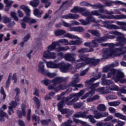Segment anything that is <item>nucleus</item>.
Returning a JSON list of instances; mask_svg holds the SVG:
<instances>
[{
    "instance_id": "5fc2aeb1",
    "label": "nucleus",
    "mask_w": 126,
    "mask_h": 126,
    "mask_svg": "<svg viewBox=\"0 0 126 126\" xmlns=\"http://www.w3.org/2000/svg\"><path fill=\"white\" fill-rule=\"evenodd\" d=\"M60 42L62 44H64V46H67V45H71L70 44V41L68 42V40L65 39H62L60 40Z\"/></svg>"
},
{
    "instance_id": "79ce46f5",
    "label": "nucleus",
    "mask_w": 126,
    "mask_h": 126,
    "mask_svg": "<svg viewBox=\"0 0 126 126\" xmlns=\"http://www.w3.org/2000/svg\"><path fill=\"white\" fill-rule=\"evenodd\" d=\"M97 110L100 112H105L107 110V107L104 104H100L98 105Z\"/></svg>"
},
{
    "instance_id": "c85d7f7f",
    "label": "nucleus",
    "mask_w": 126,
    "mask_h": 126,
    "mask_svg": "<svg viewBox=\"0 0 126 126\" xmlns=\"http://www.w3.org/2000/svg\"><path fill=\"white\" fill-rule=\"evenodd\" d=\"M86 21H87L88 24H90L91 22H93L94 23H97L98 22L96 21L95 18L93 17L91 15L87 17L86 18Z\"/></svg>"
},
{
    "instance_id": "f257e3e1",
    "label": "nucleus",
    "mask_w": 126,
    "mask_h": 126,
    "mask_svg": "<svg viewBox=\"0 0 126 126\" xmlns=\"http://www.w3.org/2000/svg\"><path fill=\"white\" fill-rule=\"evenodd\" d=\"M85 93V91L84 90H82L80 91L78 93H72L69 95V96H67L65 98V103L66 102H68L67 103V105H68V106L70 105H72L73 103H74L75 102H76V101H78L79 100V97H81L83 94ZM73 97H75L73 99ZM70 99H72L71 100L69 101Z\"/></svg>"
},
{
    "instance_id": "20e7f679",
    "label": "nucleus",
    "mask_w": 126,
    "mask_h": 126,
    "mask_svg": "<svg viewBox=\"0 0 126 126\" xmlns=\"http://www.w3.org/2000/svg\"><path fill=\"white\" fill-rule=\"evenodd\" d=\"M70 65L69 63H66L63 62L58 63V68H60L62 72H67L69 70Z\"/></svg>"
},
{
    "instance_id": "6e6d98bb",
    "label": "nucleus",
    "mask_w": 126,
    "mask_h": 126,
    "mask_svg": "<svg viewBox=\"0 0 126 126\" xmlns=\"http://www.w3.org/2000/svg\"><path fill=\"white\" fill-rule=\"evenodd\" d=\"M94 81H95L94 80L93 78H92L90 80H86L85 82V83L86 85H92Z\"/></svg>"
},
{
    "instance_id": "393cba45",
    "label": "nucleus",
    "mask_w": 126,
    "mask_h": 126,
    "mask_svg": "<svg viewBox=\"0 0 126 126\" xmlns=\"http://www.w3.org/2000/svg\"><path fill=\"white\" fill-rule=\"evenodd\" d=\"M69 31L71 32H79V33L81 32H84L85 30L83 28L81 27H71L69 29Z\"/></svg>"
},
{
    "instance_id": "603ef678",
    "label": "nucleus",
    "mask_w": 126,
    "mask_h": 126,
    "mask_svg": "<svg viewBox=\"0 0 126 126\" xmlns=\"http://www.w3.org/2000/svg\"><path fill=\"white\" fill-rule=\"evenodd\" d=\"M65 37H67V38H69L70 39H78V36L76 35H74L73 34H71L70 33H66L65 34Z\"/></svg>"
},
{
    "instance_id": "cd10ccee",
    "label": "nucleus",
    "mask_w": 126,
    "mask_h": 126,
    "mask_svg": "<svg viewBox=\"0 0 126 126\" xmlns=\"http://www.w3.org/2000/svg\"><path fill=\"white\" fill-rule=\"evenodd\" d=\"M47 66L50 68H58L59 63L57 64L53 62H49L47 63Z\"/></svg>"
},
{
    "instance_id": "423d86ee",
    "label": "nucleus",
    "mask_w": 126,
    "mask_h": 126,
    "mask_svg": "<svg viewBox=\"0 0 126 126\" xmlns=\"http://www.w3.org/2000/svg\"><path fill=\"white\" fill-rule=\"evenodd\" d=\"M115 46H116V47H120V48H115L114 49L113 48L112 50V55H114L115 57H118V56H117V55L119 54L118 53V52H122L123 50L125 49V47H124V44L120 42L116 43Z\"/></svg>"
},
{
    "instance_id": "f8f14e48",
    "label": "nucleus",
    "mask_w": 126,
    "mask_h": 126,
    "mask_svg": "<svg viewBox=\"0 0 126 126\" xmlns=\"http://www.w3.org/2000/svg\"><path fill=\"white\" fill-rule=\"evenodd\" d=\"M94 118L97 120L101 119V118H105V117H108L109 113L108 112H104L103 113H100L98 112L97 111H95L94 112Z\"/></svg>"
},
{
    "instance_id": "37998d69",
    "label": "nucleus",
    "mask_w": 126,
    "mask_h": 126,
    "mask_svg": "<svg viewBox=\"0 0 126 126\" xmlns=\"http://www.w3.org/2000/svg\"><path fill=\"white\" fill-rule=\"evenodd\" d=\"M120 104H121V101L120 100L108 102V105L111 107H117V106H119Z\"/></svg>"
},
{
    "instance_id": "0e129e2a",
    "label": "nucleus",
    "mask_w": 126,
    "mask_h": 126,
    "mask_svg": "<svg viewBox=\"0 0 126 126\" xmlns=\"http://www.w3.org/2000/svg\"><path fill=\"white\" fill-rule=\"evenodd\" d=\"M91 15H95V16H99L100 13L98 10H93L91 12Z\"/></svg>"
},
{
    "instance_id": "338daca9",
    "label": "nucleus",
    "mask_w": 126,
    "mask_h": 126,
    "mask_svg": "<svg viewBox=\"0 0 126 126\" xmlns=\"http://www.w3.org/2000/svg\"><path fill=\"white\" fill-rule=\"evenodd\" d=\"M111 70V66H105L103 68L102 71L103 72H108Z\"/></svg>"
},
{
    "instance_id": "13d9d810",
    "label": "nucleus",
    "mask_w": 126,
    "mask_h": 126,
    "mask_svg": "<svg viewBox=\"0 0 126 126\" xmlns=\"http://www.w3.org/2000/svg\"><path fill=\"white\" fill-rule=\"evenodd\" d=\"M59 86L60 90H65V89H67V88H68V86L64 84H60Z\"/></svg>"
},
{
    "instance_id": "b1692460",
    "label": "nucleus",
    "mask_w": 126,
    "mask_h": 126,
    "mask_svg": "<svg viewBox=\"0 0 126 126\" xmlns=\"http://www.w3.org/2000/svg\"><path fill=\"white\" fill-rule=\"evenodd\" d=\"M4 3L6 4V6L7 8L5 9V11H9V9L11 7V5L13 3V1L9 0H4Z\"/></svg>"
},
{
    "instance_id": "9b49d317",
    "label": "nucleus",
    "mask_w": 126,
    "mask_h": 126,
    "mask_svg": "<svg viewBox=\"0 0 126 126\" xmlns=\"http://www.w3.org/2000/svg\"><path fill=\"white\" fill-rule=\"evenodd\" d=\"M125 76V74L123 72L118 70L117 71L116 76L113 77V79L114 80L115 82L117 83V82H119L120 81V80L121 78H124Z\"/></svg>"
},
{
    "instance_id": "2f4dec72",
    "label": "nucleus",
    "mask_w": 126,
    "mask_h": 126,
    "mask_svg": "<svg viewBox=\"0 0 126 126\" xmlns=\"http://www.w3.org/2000/svg\"><path fill=\"white\" fill-rule=\"evenodd\" d=\"M33 14L34 16H36L38 18H41L43 13L41 12L39 9L36 8L33 10Z\"/></svg>"
},
{
    "instance_id": "864d4df0",
    "label": "nucleus",
    "mask_w": 126,
    "mask_h": 126,
    "mask_svg": "<svg viewBox=\"0 0 126 126\" xmlns=\"http://www.w3.org/2000/svg\"><path fill=\"white\" fill-rule=\"evenodd\" d=\"M7 118L8 119V115L6 114V113L3 112V110H1V109H0V118Z\"/></svg>"
},
{
    "instance_id": "4468645a",
    "label": "nucleus",
    "mask_w": 126,
    "mask_h": 126,
    "mask_svg": "<svg viewBox=\"0 0 126 126\" xmlns=\"http://www.w3.org/2000/svg\"><path fill=\"white\" fill-rule=\"evenodd\" d=\"M90 89H91L90 91L86 93L84 95L81 97V100H84V99H86L87 97H89L90 95L93 96V95H94L95 94V91H96V90H95L93 88H92V87H90Z\"/></svg>"
},
{
    "instance_id": "a211bd4d",
    "label": "nucleus",
    "mask_w": 126,
    "mask_h": 126,
    "mask_svg": "<svg viewBox=\"0 0 126 126\" xmlns=\"http://www.w3.org/2000/svg\"><path fill=\"white\" fill-rule=\"evenodd\" d=\"M59 112H61L62 115L66 114V118H69V117H70L72 115V112L69 111V109L67 108H62V109L59 110Z\"/></svg>"
},
{
    "instance_id": "c9c22d12",
    "label": "nucleus",
    "mask_w": 126,
    "mask_h": 126,
    "mask_svg": "<svg viewBox=\"0 0 126 126\" xmlns=\"http://www.w3.org/2000/svg\"><path fill=\"white\" fill-rule=\"evenodd\" d=\"M114 117L116 118H118V119H120L123 121H126V116L120 113H115L114 114Z\"/></svg>"
},
{
    "instance_id": "f704fd0d",
    "label": "nucleus",
    "mask_w": 126,
    "mask_h": 126,
    "mask_svg": "<svg viewBox=\"0 0 126 126\" xmlns=\"http://www.w3.org/2000/svg\"><path fill=\"white\" fill-rule=\"evenodd\" d=\"M74 76H75V78L72 81L71 83V85L72 87H75V86L77 85L76 84L79 82V80L78 79V75H74Z\"/></svg>"
},
{
    "instance_id": "1a4fd4ad",
    "label": "nucleus",
    "mask_w": 126,
    "mask_h": 126,
    "mask_svg": "<svg viewBox=\"0 0 126 126\" xmlns=\"http://www.w3.org/2000/svg\"><path fill=\"white\" fill-rule=\"evenodd\" d=\"M66 81H67L66 78L57 77L52 80V83L56 85H59V84H61V83H63V82H66Z\"/></svg>"
},
{
    "instance_id": "8fccbe9b",
    "label": "nucleus",
    "mask_w": 126,
    "mask_h": 126,
    "mask_svg": "<svg viewBox=\"0 0 126 126\" xmlns=\"http://www.w3.org/2000/svg\"><path fill=\"white\" fill-rule=\"evenodd\" d=\"M85 65H86V64L82 62L76 64L75 68L76 69H79V68H81V67H83V66H85Z\"/></svg>"
},
{
    "instance_id": "e433bc0d",
    "label": "nucleus",
    "mask_w": 126,
    "mask_h": 126,
    "mask_svg": "<svg viewBox=\"0 0 126 126\" xmlns=\"http://www.w3.org/2000/svg\"><path fill=\"white\" fill-rule=\"evenodd\" d=\"M33 100L36 106V108L37 109H40V107L41 106V102L40 101V99H39L38 97L34 96L33 98Z\"/></svg>"
},
{
    "instance_id": "c756f323",
    "label": "nucleus",
    "mask_w": 126,
    "mask_h": 126,
    "mask_svg": "<svg viewBox=\"0 0 126 126\" xmlns=\"http://www.w3.org/2000/svg\"><path fill=\"white\" fill-rule=\"evenodd\" d=\"M65 33H66V32L63 30H56L54 31L55 36H62Z\"/></svg>"
},
{
    "instance_id": "49530a36",
    "label": "nucleus",
    "mask_w": 126,
    "mask_h": 126,
    "mask_svg": "<svg viewBox=\"0 0 126 126\" xmlns=\"http://www.w3.org/2000/svg\"><path fill=\"white\" fill-rule=\"evenodd\" d=\"M100 13H104V14H110V15H112V14H114L113 11H109L106 9H100Z\"/></svg>"
},
{
    "instance_id": "680f3d73",
    "label": "nucleus",
    "mask_w": 126,
    "mask_h": 126,
    "mask_svg": "<svg viewBox=\"0 0 126 126\" xmlns=\"http://www.w3.org/2000/svg\"><path fill=\"white\" fill-rule=\"evenodd\" d=\"M50 52L49 51H45L43 54V58L44 59H49Z\"/></svg>"
},
{
    "instance_id": "f3484780",
    "label": "nucleus",
    "mask_w": 126,
    "mask_h": 126,
    "mask_svg": "<svg viewBox=\"0 0 126 126\" xmlns=\"http://www.w3.org/2000/svg\"><path fill=\"white\" fill-rule=\"evenodd\" d=\"M74 54L73 53H66L64 54V59L65 61H67V62H75V58L73 57Z\"/></svg>"
},
{
    "instance_id": "a878e982",
    "label": "nucleus",
    "mask_w": 126,
    "mask_h": 126,
    "mask_svg": "<svg viewBox=\"0 0 126 126\" xmlns=\"http://www.w3.org/2000/svg\"><path fill=\"white\" fill-rule=\"evenodd\" d=\"M20 8H21V9H22L23 10H24V11H25L27 17H28V16H30V9H29V8L28 7V6H26L25 5H22L20 6Z\"/></svg>"
},
{
    "instance_id": "dca6fc26",
    "label": "nucleus",
    "mask_w": 126,
    "mask_h": 126,
    "mask_svg": "<svg viewBox=\"0 0 126 126\" xmlns=\"http://www.w3.org/2000/svg\"><path fill=\"white\" fill-rule=\"evenodd\" d=\"M99 18H101L102 19H117L119 20L118 15H111L109 16H106L105 15H102L99 14Z\"/></svg>"
},
{
    "instance_id": "412c9836",
    "label": "nucleus",
    "mask_w": 126,
    "mask_h": 126,
    "mask_svg": "<svg viewBox=\"0 0 126 126\" xmlns=\"http://www.w3.org/2000/svg\"><path fill=\"white\" fill-rule=\"evenodd\" d=\"M100 59H93L90 58V61H89V64H91L93 65V66H96V65H98V63H100Z\"/></svg>"
},
{
    "instance_id": "4be33fe9",
    "label": "nucleus",
    "mask_w": 126,
    "mask_h": 126,
    "mask_svg": "<svg viewBox=\"0 0 126 126\" xmlns=\"http://www.w3.org/2000/svg\"><path fill=\"white\" fill-rule=\"evenodd\" d=\"M85 11V8H81L78 6H74L72 9H71L70 12L73 13L79 12V13L84 12Z\"/></svg>"
},
{
    "instance_id": "2eb2a0df",
    "label": "nucleus",
    "mask_w": 126,
    "mask_h": 126,
    "mask_svg": "<svg viewBox=\"0 0 126 126\" xmlns=\"http://www.w3.org/2000/svg\"><path fill=\"white\" fill-rule=\"evenodd\" d=\"M117 36H118L116 37V41L118 42L116 43H121L125 47V44H126V38L124 36V35L122 33L120 35H117Z\"/></svg>"
},
{
    "instance_id": "c03bdc74",
    "label": "nucleus",
    "mask_w": 126,
    "mask_h": 126,
    "mask_svg": "<svg viewBox=\"0 0 126 126\" xmlns=\"http://www.w3.org/2000/svg\"><path fill=\"white\" fill-rule=\"evenodd\" d=\"M55 94H56V93L54 92L50 93L48 94L45 96L44 99L50 100V99H52V98L55 96Z\"/></svg>"
},
{
    "instance_id": "ddd939ff",
    "label": "nucleus",
    "mask_w": 126,
    "mask_h": 126,
    "mask_svg": "<svg viewBox=\"0 0 126 126\" xmlns=\"http://www.w3.org/2000/svg\"><path fill=\"white\" fill-rule=\"evenodd\" d=\"M62 18L63 19H77L79 18V16L77 14H73L70 13L68 14L62 16Z\"/></svg>"
},
{
    "instance_id": "e2e57ef3",
    "label": "nucleus",
    "mask_w": 126,
    "mask_h": 126,
    "mask_svg": "<svg viewBox=\"0 0 126 126\" xmlns=\"http://www.w3.org/2000/svg\"><path fill=\"white\" fill-rule=\"evenodd\" d=\"M0 93L2 95H3V99L4 100L5 98H6V94H5V92H4V89H3V87H1L0 90Z\"/></svg>"
},
{
    "instance_id": "6e6552de",
    "label": "nucleus",
    "mask_w": 126,
    "mask_h": 126,
    "mask_svg": "<svg viewBox=\"0 0 126 126\" xmlns=\"http://www.w3.org/2000/svg\"><path fill=\"white\" fill-rule=\"evenodd\" d=\"M25 109H26V105L24 104V103L22 104V111L20 110L17 111V115L19 119H22V116H23L24 117H25V116H26V111L25 110Z\"/></svg>"
},
{
    "instance_id": "4c0bfd02",
    "label": "nucleus",
    "mask_w": 126,
    "mask_h": 126,
    "mask_svg": "<svg viewBox=\"0 0 126 126\" xmlns=\"http://www.w3.org/2000/svg\"><path fill=\"white\" fill-rule=\"evenodd\" d=\"M40 1L39 0H33L30 2V4L32 6V7H37Z\"/></svg>"
},
{
    "instance_id": "5701e85b",
    "label": "nucleus",
    "mask_w": 126,
    "mask_h": 126,
    "mask_svg": "<svg viewBox=\"0 0 126 126\" xmlns=\"http://www.w3.org/2000/svg\"><path fill=\"white\" fill-rule=\"evenodd\" d=\"M103 57L106 59L113 56V53L111 49H105L103 51Z\"/></svg>"
},
{
    "instance_id": "09e8293b",
    "label": "nucleus",
    "mask_w": 126,
    "mask_h": 126,
    "mask_svg": "<svg viewBox=\"0 0 126 126\" xmlns=\"http://www.w3.org/2000/svg\"><path fill=\"white\" fill-rule=\"evenodd\" d=\"M118 1H119V0H117L116 1H106L105 2V4L106 6H112L113 3H115V4H118V3H117Z\"/></svg>"
},
{
    "instance_id": "de8ad7c7",
    "label": "nucleus",
    "mask_w": 126,
    "mask_h": 126,
    "mask_svg": "<svg viewBox=\"0 0 126 126\" xmlns=\"http://www.w3.org/2000/svg\"><path fill=\"white\" fill-rule=\"evenodd\" d=\"M51 82H53L52 81H51L47 79H45L41 81V83H43L46 86H48V85L51 84Z\"/></svg>"
},
{
    "instance_id": "3c124183",
    "label": "nucleus",
    "mask_w": 126,
    "mask_h": 126,
    "mask_svg": "<svg viewBox=\"0 0 126 126\" xmlns=\"http://www.w3.org/2000/svg\"><path fill=\"white\" fill-rule=\"evenodd\" d=\"M82 41L81 40H71L70 41L71 45H81Z\"/></svg>"
},
{
    "instance_id": "72a5a7b5",
    "label": "nucleus",
    "mask_w": 126,
    "mask_h": 126,
    "mask_svg": "<svg viewBox=\"0 0 126 126\" xmlns=\"http://www.w3.org/2000/svg\"><path fill=\"white\" fill-rule=\"evenodd\" d=\"M88 32L89 33H91L92 35H93V36H95L96 37H100V33H99L98 31L96 30H89Z\"/></svg>"
},
{
    "instance_id": "7c9ffc66",
    "label": "nucleus",
    "mask_w": 126,
    "mask_h": 126,
    "mask_svg": "<svg viewBox=\"0 0 126 126\" xmlns=\"http://www.w3.org/2000/svg\"><path fill=\"white\" fill-rule=\"evenodd\" d=\"M67 50H69V47L68 46H59L56 48V51L58 53L59 52H65V51H67Z\"/></svg>"
},
{
    "instance_id": "a19ab883",
    "label": "nucleus",
    "mask_w": 126,
    "mask_h": 126,
    "mask_svg": "<svg viewBox=\"0 0 126 126\" xmlns=\"http://www.w3.org/2000/svg\"><path fill=\"white\" fill-rule=\"evenodd\" d=\"M94 116L92 115H89L88 116L86 115V117L85 119H89L90 120V122L92 123V124H95L96 121L94 119Z\"/></svg>"
},
{
    "instance_id": "6ab92c4d",
    "label": "nucleus",
    "mask_w": 126,
    "mask_h": 126,
    "mask_svg": "<svg viewBox=\"0 0 126 126\" xmlns=\"http://www.w3.org/2000/svg\"><path fill=\"white\" fill-rule=\"evenodd\" d=\"M110 90H111V91H120L123 94H126V90L124 88H121L120 89V88L118 87L117 86H115V85L112 87H109Z\"/></svg>"
},
{
    "instance_id": "39448f33",
    "label": "nucleus",
    "mask_w": 126,
    "mask_h": 126,
    "mask_svg": "<svg viewBox=\"0 0 126 126\" xmlns=\"http://www.w3.org/2000/svg\"><path fill=\"white\" fill-rule=\"evenodd\" d=\"M101 84L102 85H106L108 86H111L113 87L115 85V83L112 80H107L106 79V74H103L101 78Z\"/></svg>"
},
{
    "instance_id": "052dcab7",
    "label": "nucleus",
    "mask_w": 126,
    "mask_h": 126,
    "mask_svg": "<svg viewBox=\"0 0 126 126\" xmlns=\"http://www.w3.org/2000/svg\"><path fill=\"white\" fill-rule=\"evenodd\" d=\"M90 3L85 1H82L80 3V5L82 6H87V7H90Z\"/></svg>"
},
{
    "instance_id": "bf43d9fd",
    "label": "nucleus",
    "mask_w": 126,
    "mask_h": 126,
    "mask_svg": "<svg viewBox=\"0 0 126 126\" xmlns=\"http://www.w3.org/2000/svg\"><path fill=\"white\" fill-rule=\"evenodd\" d=\"M3 23H9L10 22V19L6 16H3L2 18Z\"/></svg>"
},
{
    "instance_id": "ea45409f",
    "label": "nucleus",
    "mask_w": 126,
    "mask_h": 126,
    "mask_svg": "<svg viewBox=\"0 0 126 126\" xmlns=\"http://www.w3.org/2000/svg\"><path fill=\"white\" fill-rule=\"evenodd\" d=\"M107 40V36L99 37L96 38L97 42L99 44L101 43H104V42H106Z\"/></svg>"
},
{
    "instance_id": "473e14b6",
    "label": "nucleus",
    "mask_w": 126,
    "mask_h": 126,
    "mask_svg": "<svg viewBox=\"0 0 126 126\" xmlns=\"http://www.w3.org/2000/svg\"><path fill=\"white\" fill-rule=\"evenodd\" d=\"M65 103V99L63 98L62 100L58 103L57 107L58 108L59 111H60V110H62V109L63 108V106H64Z\"/></svg>"
},
{
    "instance_id": "a18cd8bd",
    "label": "nucleus",
    "mask_w": 126,
    "mask_h": 126,
    "mask_svg": "<svg viewBox=\"0 0 126 126\" xmlns=\"http://www.w3.org/2000/svg\"><path fill=\"white\" fill-rule=\"evenodd\" d=\"M72 120H68L66 122L63 123L61 126H71Z\"/></svg>"
},
{
    "instance_id": "7ed1b4c3",
    "label": "nucleus",
    "mask_w": 126,
    "mask_h": 126,
    "mask_svg": "<svg viewBox=\"0 0 126 126\" xmlns=\"http://www.w3.org/2000/svg\"><path fill=\"white\" fill-rule=\"evenodd\" d=\"M21 21H22L21 26L23 29H26V23H29L30 25H32L37 22L36 19L27 16H25Z\"/></svg>"
},
{
    "instance_id": "774afa93",
    "label": "nucleus",
    "mask_w": 126,
    "mask_h": 126,
    "mask_svg": "<svg viewBox=\"0 0 126 126\" xmlns=\"http://www.w3.org/2000/svg\"><path fill=\"white\" fill-rule=\"evenodd\" d=\"M71 24L67 23L63 21H62V26H64V27H71Z\"/></svg>"
},
{
    "instance_id": "9d476101",
    "label": "nucleus",
    "mask_w": 126,
    "mask_h": 126,
    "mask_svg": "<svg viewBox=\"0 0 126 126\" xmlns=\"http://www.w3.org/2000/svg\"><path fill=\"white\" fill-rule=\"evenodd\" d=\"M102 24H103L105 28H107V29H114L115 30L117 29H121V28L117 25L110 24V22L109 21H103Z\"/></svg>"
},
{
    "instance_id": "0eeeda50",
    "label": "nucleus",
    "mask_w": 126,
    "mask_h": 126,
    "mask_svg": "<svg viewBox=\"0 0 126 126\" xmlns=\"http://www.w3.org/2000/svg\"><path fill=\"white\" fill-rule=\"evenodd\" d=\"M79 58V60H77L76 62L77 63H80V62H84L85 64H89V61H90V58H88V56L85 54H79L78 55Z\"/></svg>"
},
{
    "instance_id": "f03ea898",
    "label": "nucleus",
    "mask_w": 126,
    "mask_h": 126,
    "mask_svg": "<svg viewBox=\"0 0 126 126\" xmlns=\"http://www.w3.org/2000/svg\"><path fill=\"white\" fill-rule=\"evenodd\" d=\"M38 71L44 76H48L50 78H54L56 75V73H49L47 70L45 69V65H44V63L42 62H40L39 63Z\"/></svg>"
},
{
    "instance_id": "bb28decb",
    "label": "nucleus",
    "mask_w": 126,
    "mask_h": 126,
    "mask_svg": "<svg viewBox=\"0 0 126 126\" xmlns=\"http://www.w3.org/2000/svg\"><path fill=\"white\" fill-rule=\"evenodd\" d=\"M86 114H87V111L85 112H77L73 115V117L74 118H82L83 119H85Z\"/></svg>"
},
{
    "instance_id": "aec40b11",
    "label": "nucleus",
    "mask_w": 126,
    "mask_h": 126,
    "mask_svg": "<svg viewBox=\"0 0 126 126\" xmlns=\"http://www.w3.org/2000/svg\"><path fill=\"white\" fill-rule=\"evenodd\" d=\"M90 7H92L93 9H99V12L101 13V9H104L103 5H101L100 3H97L94 4H91Z\"/></svg>"
},
{
    "instance_id": "4d7b16f0",
    "label": "nucleus",
    "mask_w": 126,
    "mask_h": 126,
    "mask_svg": "<svg viewBox=\"0 0 126 126\" xmlns=\"http://www.w3.org/2000/svg\"><path fill=\"white\" fill-rule=\"evenodd\" d=\"M56 48L54 45L53 44V42L52 43V44L48 46L47 47V51L49 52H51V51H54V50H56Z\"/></svg>"
},
{
    "instance_id": "58836bf2",
    "label": "nucleus",
    "mask_w": 126,
    "mask_h": 126,
    "mask_svg": "<svg viewBox=\"0 0 126 126\" xmlns=\"http://www.w3.org/2000/svg\"><path fill=\"white\" fill-rule=\"evenodd\" d=\"M52 122L51 119H43L40 121L41 126H49V123Z\"/></svg>"
},
{
    "instance_id": "69168bd1",
    "label": "nucleus",
    "mask_w": 126,
    "mask_h": 126,
    "mask_svg": "<svg viewBox=\"0 0 126 126\" xmlns=\"http://www.w3.org/2000/svg\"><path fill=\"white\" fill-rule=\"evenodd\" d=\"M57 58V56L56 55V53L55 52H50L49 54V59H53L55 60Z\"/></svg>"
}]
</instances>
